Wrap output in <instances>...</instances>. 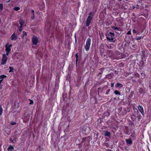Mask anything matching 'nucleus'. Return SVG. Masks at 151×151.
Here are the masks:
<instances>
[{"mask_svg": "<svg viewBox=\"0 0 151 151\" xmlns=\"http://www.w3.org/2000/svg\"><path fill=\"white\" fill-rule=\"evenodd\" d=\"M114 33L111 32L109 33L106 34V37L107 39L111 42H115V40H114Z\"/></svg>", "mask_w": 151, "mask_h": 151, "instance_id": "obj_1", "label": "nucleus"}, {"mask_svg": "<svg viewBox=\"0 0 151 151\" xmlns=\"http://www.w3.org/2000/svg\"><path fill=\"white\" fill-rule=\"evenodd\" d=\"M91 140V138L89 136L87 137L83 138L82 139V142L83 143L84 145L85 146H89V142Z\"/></svg>", "mask_w": 151, "mask_h": 151, "instance_id": "obj_2", "label": "nucleus"}, {"mask_svg": "<svg viewBox=\"0 0 151 151\" xmlns=\"http://www.w3.org/2000/svg\"><path fill=\"white\" fill-rule=\"evenodd\" d=\"M91 39L88 38L87 40L86 43L85 47V50L86 51H88L91 45Z\"/></svg>", "mask_w": 151, "mask_h": 151, "instance_id": "obj_3", "label": "nucleus"}, {"mask_svg": "<svg viewBox=\"0 0 151 151\" xmlns=\"http://www.w3.org/2000/svg\"><path fill=\"white\" fill-rule=\"evenodd\" d=\"M7 60V57L6 56L5 54H3L2 59L1 60V64L5 65L6 64Z\"/></svg>", "mask_w": 151, "mask_h": 151, "instance_id": "obj_4", "label": "nucleus"}, {"mask_svg": "<svg viewBox=\"0 0 151 151\" xmlns=\"http://www.w3.org/2000/svg\"><path fill=\"white\" fill-rule=\"evenodd\" d=\"M92 17L89 16H88L86 22V26H88L89 25L92 19Z\"/></svg>", "mask_w": 151, "mask_h": 151, "instance_id": "obj_5", "label": "nucleus"}, {"mask_svg": "<svg viewBox=\"0 0 151 151\" xmlns=\"http://www.w3.org/2000/svg\"><path fill=\"white\" fill-rule=\"evenodd\" d=\"M83 129L85 131L86 134L88 133L90 130L88 124H86L85 126H84L83 128Z\"/></svg>", "mask_w": 151, "mask_h": 151, "instance_id": "obj_6", "label": "nucleus"}, {"mask_svg": "<svg viewBox=\"0 0 151 151\" xmlns=\"http://www.w3.org/2000/svg\"><path fill=\"white\" fill-rule=\"evenodd\" d=\"M32 41L34 45H36L38 41L37 38L35 36H34L32 38Z\"/></svg>", "mask_w": 151, "mask_h": 151, "instance_id": "obj_7", "label": "nucleus"}, {"mask_svg": "<svg viewBox=\"0 0 151 151\" xmlns=\"http://www.w3.org/2000/svg\"><path fill=\"white\" fill-rule=\"evenodd\" d=\"M138 109L139 111L141 114L143 115L144 114V110L142 106L140 105H139L138 106Z\"/></svg>", "mask_w": 151, "mask_h": 151, "instance_id": "obj_8", "label": "nucleus"}, {"mask_svg": "<svg viewBox=\"0 0 151 151\" xmlns=\"http://www.w3.org/2000/svg\"><path fill=\"white\" fill-rule=\"evenodd\" d=\"M5 47H6L5 50L6 52V55H8L10 52L11 48L8 47L7 45H6Z\"/></svg>", "mask_w": 151, "mask_h": 151, "instance_id": "obj_9", "label": "nucleus"}, {"mask_svg": "<svg viewBox=\"0 0 151 151\" xmlns=\"http://www.w3.org/2000/svg\"><path fill=\"white\" fill-rule=\"evenodd\" d=\"M106 46L108 49H112L114 47V45L113 44H108L105 45Z\"/></svg>", "mask_w": 151, "mask_h": 151, "instance_id": "obj_10", "label": "nucleus"}, {"mask_svg": "<svg viewBox=\"0 0 151 151\" xmlns=\"http://www.w3.org/2000/svg\"><path fill=\"white\" fill-rule=\"evenodd\" d=\"M10 38L12 40L15 41L17 39V37L14 33L12 35Z\"/></svg>", "mask_w": 151, "mask_h": 151, "instance_id": "obj_11", "label": "nucleus"}, {"mask_svg": "<svg viewBox=\"0 0 151 151\" xmlns=\"http://www.w3.org/2000/svg\"><path fill=\"white\" fill-rule=\"evenodd\" d=\"M104 135L105 136H107L109 138H110L111 137V133L106 131H105L104 134Z\"/></svg>", "mask_w": 151, "mask_h": 151, "instance_id": "obj_12", "label": "nucleus"}, {"mask_svg": "<svg viewBox=\"0 0 151 151\" xmlns=\"http://www.w3.org/2000/svg\"><path fill=\"white\" fill-rule=\"evenodd\" d=\"M107 52L109 56L111 57L113 56V53L111 50H107Z\"/></svg>", "mask_w": 151, "mask_h": 151, "instance_id": "obj_13", "label": "nucleus"}, {"mask_svg": "<svg viewBox=\"0 0 151 151\" xmlns=\"http://www.w3.org/2000/svg\"><path fill=\"white\" fill-rule=\"evenodd\" d=\"M126 142L127 144L131 145L132 144V141L130 139H126Z\"/></svg>", "mask_w": 151, "mask_h": 151, "instance_id": "obj_14", "label": "nucleus"}, {"mask_svg": "<svg viewBox=\"0 0 151 151\" xmlns=\"http://www.w3.org/2000/svg\"><path fill=\"white\" fill-rule=\"evenodd\" d=\"M19 23L20 24V26L23 27L24 23V20L21 19L19 21Z\"/></svg>", "mask_w": 151, "mask_h": 151, "instance_id": "obj_15", "label": "nucleus"}, {"mask_svg": "<svg viewBox=\"0 0 151 151\" xmlns=\"http://www.w3.org/2000/svg\"><path fill=\"white\" fill-rule=\"evenodd\" d=\"M14 149V147L11 145H10L7 148V150L8 151H12Z\"/></svg>", "mask_w": 151, "mask_h": 151, "instance_id": "obj_16", "label": "nucleus"}, {"mask_svg": "<svg viewBox=\"0 0 151 151\" xmlns=\"http://www.w3.org/2000/svg\"><path fill=\"white\" fill-rule=\"evenodd\" d=\"M115 87H119V88H122L123 87V85L119 83H116L115 85Z\"/></svg>", "mask_w": 151, "mask_h": 151, "instance_id": "obj_17", "label": "nucleus"}, {"mask_svg": "<svg viewBox=\"0 0 151 151\" xmlns=\"http://www.w3.org/2000/svg\"><path fill=\"white\" fill-rule=\"evenodd\" d=\"M6 77V76L5 75H1L0 76V79H2L3 80L4 78H5Z\"/></svg>", "mask_w": 151, "mask_h": 151, "instance_id": "obj_18", "label": "nucleus"}, {"mask_svg": "<svg viewBox=\"0 0 151 151\" xmlns=\"http://www.w3.org/2000/svg\"><path fill=\"white\" fill-rule=\"evenodd\" d=\"M114 93L116 95H120V92L117 90L114 91Z\"/></svg>", "mask_w": 151, "mask_h": 151, "instance_id": "obj_19", "label": "nucleus"}, {"mask_svg": "<svg viewBox=\"0 0 151 151\" xmlns=\"http://www.w3.org/2000/svg\"><path fill=\"white\" fill-rule=\"evenodd\" d=\"M9 68L10 69V70L9 72V73H11L14 70V68H13L11 67H9Z\"/></svg>", "mask_w": 151, "mask_h": 151, "instance_id": "obj_20", "label": "nucleus"}, {"mask_svg": "<svg viewBox=\"0 0 151 151\" xmlns=\"http://www.w3.org/2000/svg\"><path fill=\"white\" fill-rule=\"evenodd\" d=\"M20 9V7H15L14 8V9L16 11H17Z\"/></svg>", "mask_w": 151, "mask_h": 151, "instance_id": "obj_21", "label": "nucleus"}, {"mask_svg": "<svg viewBox=\"0 0 151 151\" xmlns=\"http://www.w3.org/2000/svg\"><path fill=\"white\" fill-rule=\"evenodd\" d=\"M3 8V5L2 4H0V13L1 12Z\"/></svg>", "mask_w": 151, "mask_h": 151, "instance_id": "obj_22", "label": "nucleus"}, {"mask_svg": "<svg viewBox=\"0 0 151 151\" xmlns=\"http://www.w3.org/2000/svg\"><path fill=\"white\" fill-rule=\"evenodd\" d=\"M3 109L0 106V115H1L2 114Z\"/></svg>", "mask_w": 151, "mask_h": 151, "instance_id": "obj_23", "label": "nucleus"}, {"mask_svg": "<svg viewBox=\"0 0 151 151\" xmlns=\"http://www.w3.org/2000/svg\"><path fill=\"white\" fill-rule=\"evenodd\" d=\"M26 35H27V33L25 31H23L22 35V37H24V36Z\"/></svg>", "mask_w": 151, "mask_h": 151, "instance_id": "obj_24", "label": "nucleus"}, {"mask_svg": "<svg viewBox=\"0 0 151 151\" xmlns=\"http://www.w3.org/2000/svg\"><path fill=\"white\" fill-rule=\"evenodd\" d=\"M142 38V37H136L135 38V39L136 40H140Z\"/></svg>", "mask_w": 151, "mask_h": 151, "instance_id": "obj_25", "label": "nucleus"}, {"mask_svg": "<svg viewBox=\"0 0 151 151\" xmlns=\"http://www.w3.org/2000/svg\"><path fill=\"white\" fill-rule=\"evenodd\" d=\"M112 28L114 29L115 30H119V29L116 27L113 26Z\"/></svg>", "mask_w": 151, "mask_h": 151, "instance_id": "obj_26", "label": "nucleus"}, {"mask_svg": "<svg viewBox=\"0 0 151 151\" xmlns=\"http://www.w3.org/2000/svg\"><path fill=\"white\" fill-rule=\"evenodd\" d=\"M6 45H7V46H8V47H9L10 48L12 47V44H10V45H9L8 43H7V44H6Z\"/></svg>", "mask_w": 151, "mask_h": 151, "instance_id": "obj_27", "label": "nucleus"}, {"mask_svg": "<svg viewBox=\"0 0 151 151\" xmlns=\"http://www.w3.org/2000/svg\"><path fill=\"white\" fill-rule=\"evenodd\" d=\"M16 124V123L15 122H12L11 123V124L12 125H15Z\"/></svg>", "mask_w": 151, "mask_h": 151, "instance_id": "obj_28", "label": "nucleus"}, {"mask_svg": "<svg viewBox=\"0 0 151 151\" xmlns=\"http://www.w3.org/2000/svg\"><path fill=\"white\" fill-rule=\"evenodd\" d=\"M110 91V89H108L106 92V95L108 94L109 93V92Z\"/></svg>", "mask_w": 151, "mask_h": 151, "instance_id": "obj_29", "label": "nucleus"}, {"mask_svg": "<svg viewBox=\"0 0 151 151\" xmlns=\"http://www.w3.org/2000/svg\"><path fill=\"white\" fill-rule=\"evenodd\" d=\"M23 27H21V26H20L19 28V31L21 32L22 30V28Z\"/></svg>", "mask_w": 151, "mask_h": 151, "instance_id": "obj_30", "label": "nucleus"}, {"mask_svg": "<svg viewBox=\"0 0 151 151\" xmlns=\"http://www.w3.org/2000/svg\"><path fill=\"white\" fill-rule=\"evenodd\" d=\"M137 3H141L142 1V0H136Z\"/></svg>", "mask_w": 151, "mask_h": 151, "instance_id": "obj_31", "label": "nucleus"}, {"mask_svg": "<svg viewBox=\"0 0 151 151\" xmlns=\"http://www.w3.org/2000/svg\"><path fill=\"white\" fill-rule=\"evenodd\" d=\"M127 34L128 35H131V31L129 30L128 32L127 33Z\"/></svg>", "mask_w": 151, "mask_h": 151, "instance_id": "obj_32", "label": "nucleus"}, {"mask_svg": "<svg viewBox=\"0 0 151 151\" xmlns=\"http://www.w3.org/2000/svg\"><path fill=\"white\" fill-rule=\"evenodd\" d=\"M9 140L10 141L12 142H14V141L12 139V138H10L9 139Z\"/></svg>", "mask_w": 151, "mask_h": 151, "instance_id": "obj_33", "label": "nucleus"}, {"mask_svg": "<svg viewBox=\"0 0 151 151\" xmlns=\"http://www.w3.org/2000/svg\"><path fill=\"white\" fill-rule=\"evenodd\" d=\"M31 11L32 12V15L34 16V10H31Z\"/></svg>", "mask_w": 151, "mask_h": 151, "instance_id": "obj_34", "label": "nucleus"}, {"mask_svg": "<svg viewBox=\"0 0 151 151\" xmlns=\"http://www.w3.org/2000/svg\"><path fill=\"white\" fill-rule=\"evenodd\" d=\"M76 57V58H78V53H76L75 55Z\"/></svg>", "mask_w": 151, "mask_h": 151, "instance_id": "obj_35", "label": "nucleus"}, {"mask_svg": "<svg viewBox=\"0 0 151 151\" xmlns=\"http://www.w3.org/2000/svg\"><path fill=\"white\" fill-rule=\"evenodd\" d=\"M114 83H111V87H113L114 86Z\"/></svg>", "mask_w": 151, "mask_h": 151, "instance_id": "obj_36", "label": "nucleus"}, {"mask_svg": "<svg viewBox=\"0 0 151 151\" xmlns=\"http://www.w3.org/2000/svg\"><path fill=\"white\" fill-rule=\"evenodd\" d=\"M33 102L32 101H30V103L29 104H33Z\"/></svg>", "mask_w": 151, "mask_h": 151, "instance_id": "obj_37", "label": "nucleus"}, {"mask_svg": "<svg viewBox=\"0 0 151 151\" xmlns=\"http://www.w3.org/2000/svg\"><path fill=\"white\" fill-rule=\"evenodd\" d=\"M133 32L134 33H135V32H135V29H134L133 30Z\"/></svg>", "mask_w": 151, "mask_h": 151, "instance_id": "obj_38", "label": "nucleus"}, {"mask_svg": "<svg viewBox=\"0 0 151 151\" xmlns=\"http://www.w3.org/2000/svg\"><path fill=\"white\" fill-rule=\"evenodd\" d=\"M2 88V85H0V89H1Z\"/></svg>", "mask_w": 151, "mask_h": 151, "instance_id": "obj_39", "label": "nucleus"}, {"mask_svg": "<svg viewBox=\"0 0 151 151\" xmlns=\"http://www.w3.org/2000/svg\"><path fill=\"white\" fill-rule=\"evenodd\" d=\"M78 60V58H76V65H77V62Z\"/></svg>", "mask_w": 151, "mask_h": 151, "instance_id": "obj_40", "label": "nucleus"}, {"mask_svg": "<svg viewBox=\"0 0 151 151\" xmlns=\"http://www.w3.org/2000/svg\"><path fill=\"white\" fill-rule=\"evenodd\" d=\"M2 81H3L2 79L0 80V84L1 83V82H2Z\"/></svg>", "mask_w": 151, "mask_h": 151, "instance_id": "obj_41", "label": "nucleus"}, {"mask_svg": "<svg viewBox=\"0 0 151 151\" xmlns=\"http://www.w3.org/2000/svg\"><path fill=\"white\" fill-rule=\"evenodd\" d=\"M131 136L132 137H134V134L132 135Z\"/></svg>", "mask_w": 151, "mask_h": 151, "instance_id": "obj_42", "label": "nucleus"}, {"mask_svg": "<svg viewBox=\"0 0 151 151\" xmlns=\"http://www.w3.org/2000/svg\"><path fill=\"white\" fill-rule=\"evenodd\" d=\"M132 15H133L134 16H135V14H134V13H133L132 14Z\"/></svg>", "mask_w": 151, "mask_h": 151, "instance_id": "obj_43", "label": "nucleus"}, {"mask_svg": "<svg viewBox=\"0 0 151 151\" xmlns=\"http://www.w3.org/2000/svg\"><path fill=\"white\" fill-rule=\"evenodd\" d=\"M34 16H33V17H32V19H34Z\"/></svg>", "mask_w": 151, "mask_h": 151, "instance_id": "obj_44", "label": "nucleus"}, {"mask_svg": "<svg viewBox=\"0 0 151 151\" xmlns=\"http://www.w3.org/2000/svg\"><path fill=\"white\" fill-rule=\"evenodd\" d=\"M108 151H112V150H108Z\"/></svg>", "mask_w": 151, "mask_h": 151, "instance_id": "obj_45", "label": "nucleus"}, {"mask_svg": "<svg viewBox=\"0 0 151 151\" xmlns=\"http://www.w3.org/2000/svg\"><path fill=\"white\" fill-rule=\"evenodd\" d=\"M91 12H90L89 14V15H91Z\"/></svg>", "mask_w": 151, "mask_h": 151, "instance_id": "obj_46", "label": "nucleus"}, {"mask_svg": "<svg viewBox=\"0 0 151 151\" xmlns=\"http://www.w3.org/2000/svg\"><path fill=\"white\" fill-rule=\"evenodd\" d=\"M100 89V88H98V92L99 91V89Z\"/></svg>", "mask_w": 151, "mask_h": 151, "instance_id": "obj_47", "label": "nucleus"}, {"mask_svg": "<svg viewBox=\"0 0 151 151\" xmlns=\"http://www.w3.org/2000/svg\"><path fill=\"white\" fill-rule=\"evenodd\" d=\"M101 74V73H99V75H100V74Z\"/></svg>", "mask_w": 151, "mask_h": 151, "instance_id": "obj_48", "label": "nucleus"}, {"mask_svg": "<svg viewBox=\"0 0 151 151\" xmlns=\"http://www.w3.org/2000/svg\"><path fill=\"white\" fill-rule=\"evenodd\" d=\"M138 5H137V8H138Z\"/></svg>", "mask_w": 151, "mask_h": 151, "instance_id": "obj_49", "label": "nucleus"}, {"mask_svg": "<svg viewBox=\"0 0 151 151\" xmlns=\"http://www.w3.org/2000/svg\"><path fill=\"white\" fill-rule=\"evenodd\" d=\"M138 5H137V8H138Z\"/></svg>", "mask_w": 151, "mask_h": 151, "instance_id": "obj_50", "label": "nucleus"}, {"mask_svg": "<svg viewBox=\"0 0 151 151\" xmlns=\"http://www.w3.org/2000/svg\"><path fill=\"white\" fill-rule=\"evenodd\" d=\"M138 5H137V8H138Z\"/></svg>", "mask_w": 151, "mask_h": 151, "instance_id": "obj_51", "label": "nucleus"}, {"mask_svg": "<svg viewBox=\"0 0 151 151\" xmlns=\"http://www.w3.org/2000/svg\"><path fill=\"white\" fill-rule=\"evenodd\" d=\"M133 20V22H135V21L134 20Z\"/></svg>", "mask_w": 151, "mask_h": 151, "instance_id": "obj_52", "label": "nucleus"}, {"mask_svg": "<svg viewBox=\"0 0 151 151\" xmlns=\"http://www.w3.org/2000/svg\"><path fill=\"white\" fill-rule=\"evenodd\" d=\"M108 114H107V115L108 116L109 115V113H108Z\"/></svg>", "mask_w": 151, "mask_h": 151, "instance_id": "obj_53", "label": "nucleus"}, {"mask_svg": "<svg viewBox=\"0 0 151 151\" xmlns=\"http://www.w3.org/2000/svg\"><path fill=\"white\" fill-rule=\"evenodd\" d=\"M9 1H8L7 2H9Z\"/></svg>", "mask_w": 151, "mask_h": 151, "instance_id": "obj_54", "label": "nucleus"}, {"mask_svg": "<svg viewBox=\"0 0 151 151\" xmlns=\"http://www.w3.org/2000/svg\"><path fill=\"white\" fill-rule=\"evenodd\" d=\"M0 151H1V150H0Z\"/></svg>", "mask_w": 151, "mask_h": 151, "instance_id": "obj_55", "label": "nucleus"}]
</instances>
